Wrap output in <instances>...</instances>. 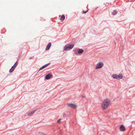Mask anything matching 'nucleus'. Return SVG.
I'll use <instances>...</instances> for the list:
<instances>
[{
    "instance_id": "nucleus-1",
    "label": "nucleus",
    "mask_w": 135,
    "mask_h": 135,
    "mask_svg": "<svg viewBox=\"0 0 135 135\" xmlns=\"http://www.w3.org/2000/svg\"><path fill=\"white\" fill-rule=\"evenodd\" d=\"M110 103L109 100L107 99L104 100L102 104V107L103 110H105L108 107Z\"/></svg>"
},
{
    "instance_id": "nucleus-2",
    "label": "nucleus",
    "mask_w": 135,
    "mask_h": 135,
    "mask_svg": "<svg viewBox=\"0 0 135 135\" xmlns=\"http://www.w3.org/2000/svg\"><path fill=\"white\" fill-rule=\"evenodd\" d=\"M74 46L73 44H68L66 45L64 47V49L65 51L69 50L72 49Z\"/></svg>"
},
{
    "instance_id": "nucleus-3",
    "label": "nucleus",
    "mask_w": 135,
    "mask_h": 135,
    "mask_svg": "<svg viewBox=\"0 0 135 135\" xmlns=\"http://www.w3.org/2000/svg\"><path fill=\"white\" fill-rule=\"evenodd\" d=\"M112 77L114 79L119 80L123 78V76L122 74H120L118 75L116 74H113Z\"/></svg>"
},
{
    "instance_id": "nucleus-4",
    "label": "nucleus",
    "mask_w": 135,
    "mask_h": 135,
    "mask_svg": "<svg viewBox=\"0 0 135 135\" xmlns=\"http://www.w3.org/2000/svg\"><path fill=\"white\" fill-rule=\"evenodd\" d=\"M103 64L102 62H100L98 63L96 65L95 69H97L101 68L103 66Z\"/></svg>"
},
{
    "instance_id": "nucleus-5",
    "label": "nucleus",
    "mask_w": 135,
    "mask_h": 135,
    "mask_svg": "<svg viewBox=\"0 0 135 135\" xmlns=\"http://www.w3.org/2000/svg\"><path fill=\"white\" fill-rule=\"evenodd\" d=\"M67 105L68 106H71L72 107L74 108H75L76 107V105L75 104L72 103H67Z\"/></svg>"
},
{
    "instance_id": "nucleus-6",
    "label": "nucleus",
    "mask_w": 135,
    "mask_h": 135,
    "mask_svg": "<svg viewBox=\"0 0 135 135\" xmlns=\"http://www.w3.org/2000/svg\"><path fill=\"white\" fill-rule=\"evenodd\" d=\"M119 129L121 131H124L125 130V128L123 125H122L119 127Z\"/></svg>"
},
{
    "instance_id": "nucleus-7",
    "label": "nucleus",
    "mask_w": 135,
    "mask_h": 135,
    "mask_svg": "<svg viewBox=\"0 0 135 135\" xmlns=\"http://www.w3.org/2000/svg\"><path fill=\"white\" fill-rule=\"evenodd\" d=\"M50 64V63H49L43 66H42V67L40 68L39 70V71L45 68H46V67L48 66Z\"/></svg>"
},
{
    "instance_id": "nucleus-8",
    "label": "nucleus",
    "mask_w": 135,
    "mask_h": 135,
    "mask_svg": "<svg viewBox=\"0 0 135 135\" xmlns=\"http://www.w3.org/2000/svg\"><path fill=\"white\" fill-rule=\"evenodd\" d=\"M36 111V110H32L30 112H29L28 113V115L29 116H31L32 114H33Z\"/></svg>"
},
{
    "instance_id": "nucleus-9",
    "label": "nucleus",
    "mask_w": 135,
    "mask_h": 135,
    "mask_svg": "<svg viewBox=\"0 0 135 135\" xmlns=\"http://www.w3.org/2000/svg\"><path fill=\"white\" fill-rule=\"evenodd\" d=\"M51 46V42H49L47 46L46 47V50H49Z\"/></svg>"
},
{
    "instance_id": "nucleus-10",
    "label": "nucleus",
    "mask_w": 135,
    "mask_h": 135,
    "mask_svg": "<svg viewBox=\"0 0 135 135\" xmlns=\"http://www.w3.org/2000/svg\"><path fill=\"white\" fill-rule=\"evenodd\" d=\"M51 77V74H50L46 75L45 76V79H49Z\"/></svg>"
},
{
    "instance_id": "nucleus-11",
    "label": "nucleus",
    "mask_w": 135,
    "mask_h": 135,
    "mask_svg": "<svg viewBox=\"0 0 135 135\" xmlns=\"http://www.w3.org/2000/svg\"><path fill=\"white\" fill-rule=\"evenodd\" d=\"M84 51V50L82 49H79L78 50V53L79 54H82Z\"/></svg>"
},
{
    "instance_id": "nucleus-12",
    "label": "nucleus",
    "mask_w": 135,
    "mask_h": 135,
    "mask_svg": "<svg viewBox=\"0 0 135 135\" xmlns=\"http://www.w3.org/2000/svg\"><path fill=\"white\" fill-rule=\"evenodd\" d=\"M65 16H64V15H62L61 17L60 18V20H62L63 21L65 19Z\"/></svg>"
},
{
    "instance_id": "nucleus-13",
    "label": "nucleus",
    "mask_w": 135,
    "mask_h": 135,
    "mask_svg": "<svg viewBox=\"0 0 135 135\" xmlns=\"http://www.w3.org/2000/svg\"><path fill=\"white\" fill-rule=\"evenodd\" d=\"M117 13V12L116 10H114L112 12V14L113 15H115Z\"/></svg>"
},
{
    "instance_id": "nucleus-14",
    "label": "nucleus",
    "mask_w": 135,
    "mask_h": 135,
    "mask_svg": "<svg viewBox=\"0 0 135 135\" xmlns=\"http://www.w3.org/2000/svg\"><path fill=\"white\" fill-rule=\"evenodd\" d=\"M18 62L17 61L14 65V67H16V66L17 65H18Z\"/></svg>"
},
{
    "instance_id": "nucleus-15",
    "label": "nucleus",
    "mask_w": 135,
    "mask_h": 135,
    "mask_svg": "<svg viewBox=\"0 0 135 135\" xmlns=\"http://www.w3.org/2000/svg\"><path fill=\"white\" fill-rule=\"evenodd\" d=\"M13 69H12V68H11L9 70V72L10 73H12L14 70Z\"/></svg>"
},
{
    "instance_id": "nucleus-16",
    "label": "nucleus",
    "mask_w": 135,
    "mask_h": 135,
    "mask_svg": "<svg viewBox=\"0 0 135 135\" xmlns=\"http://www.w3.org/2000/svg\"><path fill=\"white\" fill-rule=\"evenodd\" d=\"M88 11V10H87L86 11H83V13H86Z\"/></svg>"
},
{
    "instance_id": "nucleus-17",
    "label": "nucleus",
    "mask_w": 135,
    "mask_h": 135,
    "mask_svg": "<svg viewBox=\"0 0 135 135\" xmlns=\"http://www.w3.org/2000/svg\"><path fill=\"white\" fill-rule=\"evenodd\" d=\"M61 120V119H59L57 120V123H59L60 122V121Z\"/></svg>"
},
{
    "instance_id": "nucleus-18",
    "label": "nucleus",
    "mask_w": 135,
    "mask_h": 135,
    "mask_svg": "<svg viewBox=\"0 0 135 135\" xmlns=\"http://www.w3.org/2000/svg\"><path fill=\"white\" fill-rule=\"evenodd\" d=\"M15 68H16V67H14V65H13V66H12V68H12V69H13V70H14Z\"/></svg>"
},
{
    "instance_id": "nucleus-19",
    "label": "nucleus",
    "mask_w": 135,
    "mask_h": 135,
    "mask_svg": "<svg viewBox=\"0 0 135 135\" xmlns=\"http://www.w3.org/2000/svg\"><path fill=\"white\" fill-rule=\"evenodd\" d=\"M63 117L65 118L66 117V114L65 113L63 115Z\"/></svg>"
},
{
    "instance_id": "nucleus-20",
    "label": "nucleus",
    "mask_w": 135,
    "mask_h": 135,
    "mask_svg": "<svg viewBox=\"0 0 135 135\" xmlns=\"http://www.w3.org/2000/svg\"><path fill=\"white\" fill-rule=\"evenodd\" d=\"M41 135H46V134H42Z\"/></svg>"
},
{
    "instance_id": "nucleus-21",
    "label": "nucleus",
    "mask_w": 135,
    "mask_h": 135,
    "mask_svg": "<svg viewBox=\"0 0 135 135\" xmlns=\"http://www.w3.org/2000/svg\"><path fill=\"white\" fill-rule=\"evenodd\" d=\"M83 97H84V98H85V96H83Z\"/></svg>"
}]
</instances>
